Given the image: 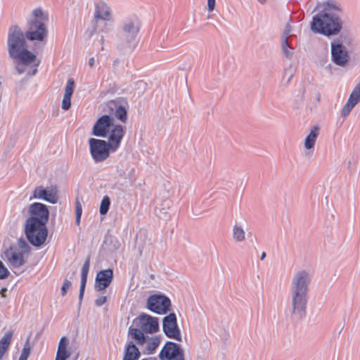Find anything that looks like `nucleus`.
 I'll return each mask as SVG.
<instances>
[{
    "instance_id": "2f4dec72",
    "label": "nucleus",
    "mask_w": 360,
    "mask_h": 360,
    "mask_svg": "<svg viewBox=\"0 0 360 360\" xmlns=\"http://www.w3.org/2000/svg\"><path fill=\"white\" fill-rule=\"evenodd\" d=\"M107 297L105 296H101L95 300V304L98 307L102 306L106 302Z\"/></svg>"
},
{
    "instance_id": "58836bf2",
    "label": "nucleus",
    "mask_w": 360,
    "mask_h": 360,
    "mask_svg": "<svg viewBox=\"0 0 360 360\" xmlns=\"http://www.w3.org/2000/svg\"><path fill=\"white\" fill-rule=\"evenodd\" d=\"M18 360H26V359L20 357Z\"/></svg>"
},
{
    "instance_id": "c9c22d12",
    "label": "nucleus",
    "mask_w": 360,
    "mask_h": 360,
    "mask_svg": "<svg viewBox=\"0 0 360 360\" xmlns=\"http://www.w3.org/2000/svg\"><path fill=\"white\" fill-rule=\"evenodd\" d=\"M266 257V253L264 252H262V255H261V259H264Z\"/></svg>"
},
{
    "instance_id": "f8f14e48",
    "label": "nucleus",
    "mask_w": 360,
    "mask_h": 360,
    "mask_svg": "<svg viewBox=\"0 0 360 360\" xmlns=\"http://www.w3.org/2000/svg\"><path fill=\"white\" fill-rule=\"evenodd\" d=\"M113 278V271L110 269L101 270L96 277L95 288L97 291L104 290L111 283Z\"/></svg>"
},
{
    "instance_id": "a211bd4d",
    "label": "nucleus",
    "mask_w": 360,
    "mask_h": 360,
    "mask_svg": "<svg viewBox=\"0 0 360 360\" xmlns=\"http://www.w3.org/2000/svg\"><path fill=\"white\" fill-rule=\"evenodd\" d=\"M89 266H90V257H88L86 258V261L84 262V263L82 266V268L81 284H80V289H79V298L80 299H82L84 295V289H85V286H86V281H87V275H88L89 270Z\"/></svg>"
},
{
    "instance_id": "6ab92c4d",
    "label": "nucleus",
    "mask_w": 360,
    "mask_h": 360,
    "mask_svg": "<svg viewBox=\"0 0 360 360\" xmlns=\"http://www.w3.org/2000/svg\"><path fill=\"white\" fill-rule=\"evenodd\" d=\"M139 356V349L132 342H129L126 346L123 360H138Z\"/></svg>"
},
{
    "instance_id": "72a5a7b5",
    "label": "nucleus",
    "mask_w": 360,
    "mask_h": 360,
    "mask_svg": "<svg viewBox=\"0 0 360 360\" xmlns=\"http://www.w3.org/2000/svg\"><path fill=\"white\" fill-rule=\"evenodd\" d=\"M207 7L209 11H212L215 7V0H207Z\"/></svg>"
},
{
    "instance_id": "1a4fd4ad",
    "label": "nucleus",
    "mask_w": 360,
    "mask_h": 360,
    "mask_svg": "<svg viewBox=\"0 0 360 360\" xmlns=\"http://www.w3.org/2000/svg\"><path fill=\"white\" fill-rule=\"evenodd\" d=\"M161 360H184L183 354L176 344L168 342L160 352Z\"/></svg>"
},
{
    "instance_id": "c85d7f7f",
    "label": "nucleus",
    "mask_w": 360,
    "mask_h": 360,
    "mask_svg": "<svg viewBox=\"0 0 360 360\" xmlns=\"http://www.w3.org/2000/svg\"><path fill=\"white\" fill-rule=\"evenodd\" d=\"M8 274V269L5 267L3 262L0 261V279L6 278Z\"/></svg>"
},
{
    "instance_id": "dca6fc26",
    "label": "nucleus",
    "mask_w": 360,
    "mask_h": 360,
    "mask_svg": "<svg viewBox=\"0 0 360 360\" xmlns=\"http://www.w3.org/2000/svg\"><path fill=\"white\" fill-rule=\"evenodd\" d=\"M74 86V80L69 79L65 89V94L62 101V108L65 110H68L71 106V96L73 94Z\"/></svg>"
},
{
    "instance_id": "e433bc0d",
    "label": "nucleus",
    "mask_w": 360,
    "mask_h": 360,
    "mask_svg": "<svg viewBox=\"0 0 360 360\" xmlns=\"http://www.w3.org/2000/svg\"><path fill=\"white\" fill-rule=\"evenodd\" d=\"M142 360H155V359H152V358H147V359H143Z\"/></svg>"
},
{
    "instance_id": "4c0bfd02",
    "label": "nucleus",
    "mask_w": 360,
    "mask_h": 360,
    "mask_svg": "<svg viewBox=\"0 0 360 360\" xmlns=\"http://www.w3.org/2000/svg\"><path fill=\"white\" fill-rule=\"evenodd\" d=\"M259 1L260 3H264V2L265 1V0H259Z\"/></svg>"
},
{
    "instance_id": "393cba45",
    "label": "nucleus",
    "mask_w": 360,
    "mask_h": 360,
    "mask_svg": "<svg viewBox=\"0 0 360 360\" xmlns=\"http://www.w3.org/2000/svg\"><path fill=\"white\" fill-rule=\"evenodd\" d=\"M115 117L122 122H125L127 119V112L124 107L119 105L115 109Z\"/></svg>"
},
{
    "instance_id": "f257e3e1",
    "label": "nucleus",
    "mask_w": 360,
    "mask_h": 360,
    "mask_svg": "<svg viewBox=\"0 0 360 360\" xmlns=\"http://www.w3.org/2000/svg\"><path fill=\"white\" fill-rule=\"evenodd\" d=\"M48 20L47 14L41 8H35L32 11V17L27 20L28 29L25 34L16 25L11 26L8 34V51L9 56L16 65L18 73L25 72L24 66H33L34 68L32 75L37 72V67L41 61L37 58L34 53L27 49L25 37L30 41H43L47 36L46 22Z\"/></svg>"
},
{
    "instance_id": "f3484780",
    "label": "nucleus",
    "mask_w": 360,
    "mask_h": 360,
    "mask_svg": "<svg viewBox=\"0 0 360 360\" xmlns=\"http://www.w3.org/2000/svg\"><path fill=\"white\" fill-rule=\"evenodd\" d=\"M68 340L65 337L60 338L58 343L55 360H67L70 356V352L68 349Z\"/></svg>"
},
{
    "instance_id": "39448f33",
    "label": "nucleus",
    "mask_w": 360,
    "mask_h": 360,
    "mask_svg": "<svg viewBox=\"0 0 360 360\" xmlns=\"http://www.w3.org/2000/svg\"><path fill=\"white\" fill-rule=\"evenodd\" d=\"M309 276L298 272L292 281V314L301 318L305 314Z\"/></svg>"
},
{
    "instance_id": "9b49d317",
    "label": "nucleus",
    "mask_w": 360,
    "mask_h": 360,
    "mask_svg": "<svg viewBox=\"0 0 360 360\" xmlns=\"http://www.w3.org/2000/svg\"><path fill=\"white\" fill-rule=\"evenodd\" d=\"M57 194L58 191L55 186H51L48 189L39 186L34 190L33 198L43 199L51 203H56L58 201Z\"/></svg>"
},
{
    "instance_id": "b1692460",
    "label": "nucleus",
    "mask_w": 360,
    "mask_h": 360,
    "mask_svg": "<svg viewBox=\"0 0 360 360\" xmlns=\"http://www.w3.org/2000/svg\"><path fill=\"white\" fill-rule=\"evenodd\" d=\"M123 30L126 33L134 36L138 33L139 26L134 22L129 21L124 25Z\"/></svg>"
},
{
    "instance_id": "4468645a",
    "label": "nucleus",
    "mask_w": 360,
    "mask_h": 360,
    "mask_svg": "<svg viewBox=\"0 0 360 360\" xmlns=\"http://www.w3.org/2000/svg\"><path fill=\"white\" fill-rule=\"evenodd\" d=\"M360 101V82L352 91L346 104L342 109V116H347L352 108Z\"/></svg>"
},
{
    "instance_id": "f03ea898",
    "label": "nucleus",
    "mask_w": 360,
    "mask_h": 360,
    "mask_svg": "<svg viewBox=\"0 0 360 360\" xmlns=\"http://www.w3.org/2000/svg\"><path fill=\"white\" fill-rule=\"evenodd\" d=\"M92 134L108 139V142L94 138L89 141L92 158L96 162H100L109 157L110 150L115 152L119 148L125 130L122 125L115 124L113 118L105 115L96 122Z\"/></svg>"
},
{
    "instance_id": "2eb2a0df",
    "label": "nucleus",
    "mask_w": 360,
    "mask_h": 360,
    "mask_svg": "<svg viewBox=\"0 0 360 360\" xmlns=\"http://www.w3.org/2000/svg\"><path fill=\"white\" fill-rule=\"evenodd\" d=\"M94 20L109 21L111 20V9L104 1H100L95 5Z\"/></svg>"
},
{
    "instance_id": "5701e85b",
    "label": "nucleus",
    "mask_w": 360,
    "mask_h": 360,
    "mask_svg": "<svg viewBox=\"0 0 360 360\" xmlns=\"http://www.w3.org/2000/svg\"><path fill=\"white\" fill-rule=\"evenodd\" d=\"M160 344V339L158 337L152 338L148 342L146 351L148 354H153Z\"/></svg>"
},
{
    "instance_id": "0eeeda50",
    "label": "nucleus",
    "mask_w": 360,
    "mask_h": 360,
    "mask_svg": "<svg viewBox=\"0 0 360 360\" xmlns=\"http://www.w3.org/2000/svg\"><path fill=\"white\" fill-rule=\"evenodd\" d=\"M170 300L161 295H153L148 298L147 307L151 311L159 314H165L170 310Z\"/></svg>"
},
{
    "instance_id": "4be33fe9",
    "label": "nucleus",
    "mask_w": 360,
    "mask_h": 360,
    "mask_svg": "<svg viewBox=\"0 0 360 360\" xmlns=\"http://www.w3.org/2000/svg\"><path fill=\"white\" fill-rule=\"evenodd\" d=\"M233 236L236 241L241 242L245 240V233L241 226L235 225L233 228Z\"/></svg>"
},
{
    "instance_id": "6e6552de",
    "label": "nucleus",
    "mask_w": 360,
    "mask_h": 360,
    "mask_svg": "<svg viewBox=\"0 0 360 360\" xmlns=\"http://www.w3.org/2000/svg\"><path fill=\"white\" fill-rule=\"evenodd\" d=\"M163 330L168 338L180 340V330L177 326L176 315L174 313L169 314L163 319Z\"/></svg>"
},
{
    "instance_id": "c756f323",
    "label": "nucleus",
    "mask_w": 360,
    "mask_h": 360,
    "mask_svg": "<svg viewBox=\"0 0 360 360\" xmlns=\"http://www.w3.org/2000/svg\"><path fill=\"white\" fill-rule=\"evenodd\" d=\"M30 354V346L28 345H26L24 346L20 357L27 360Z\"/></svg>"
},
{
    "instance_id": "20e7f679",
    "label": "nucleus",
    "mask_w": 360,
    "mask_h": 360,
    "mask_svg": "<svg viewBox=\"0 0 360 360\" xmlns=\"http://www.w3.org/2000/svg\"><path fill=\"white\" fill-rule=\"evenodd\" d=\"M340 11V8L336 3H326L323 11L314 16L311 23V30L325 36L339 33L342 29V22L338 16Z\"/></svg>"
},
{
    "instance_id": "a878e982",
    "label": "nucleus",
    "mask_w": 360,
    "mask_h": 360,
    "mask_svg": "<svg viewBox=\"0 0 360 360\" xmlns=\"http://www.w3.org/2000/svg\"><path fill=\"white\" fill-rule=\"evenodd\" d=\"M110 200L108 196H104L101 200L99 212L102 215H105L109 210Z\"/></svg>"
},
{
    "instance_id": "aec40b11",
    "label": "nucleus",
    "mask_w": 360,
    "mask_h": 360,
    "mask_svg": "<svg viewBox=\"0 0 360 360\" xmlns=\"http://www.w3.org/2000/svg\"><path fill=\"white\" fill-rule=\"evenodd\" d=\"M13 336V332L9 331L4 335L0 340V360L2 359L4 355L6 353L10 346Z\"/></svg>"
},
{
    "instance_id": "cd10ccee",
    "label": "nucleus",
    "mask_w": 360,
    "mask_h": 360,
    "mask_svg": "<svg viewBox=\"0 0 360 360\" xmlns=\"http://www.w3.org/2000/svg\"><path fill=\"white\" fill-rule=\"evenodd\" d=\"M70 287H71V282L69 280L65 279L64 281L63 286L61 288V295L63 296H65L67 293V291L70 289Z\"/></svg>"
},
{
    "instance_id": "ddd939ff",
    "label": "nucleus",
    "mask_w": 360,
    "mask_h": 360,
    "mask_svg": "<svg viewBox=\"0 0 360 360\" xmlns=\"http://www.w3.org/2000/svg\"><path fill=\"white\" fill-rule=\"evenodd\" d=\"M5 257L14 267H19L25 263L23 250L16 247H10L5 251Z\"/></svg>"
},
{
    "instance_id": "7c9ffc66",
    "label": "nucleus",
    "mask_w": 360,
    "mask_h": 360,
    "mask_svg": "<svg viewBox=\"0 0 360 360\" xmlns=\"http://www.w3.org/2000/svg\"><path fill=\"white\" fill-rule=\"evenodd\" d=\"M288 47H289V44L288 42V39L283 38V39L282 41V49H283V52L285 53L286 56H288L290 55V53L288 51Z\"/></svg>"
},
{
    "instance_id": "bb28decb",
    "label": "nucleus",
    "mask_w": 360,
    "mask_h": 360,
    "mask_svg": "<svg viewBox=\"0 0 360 360\" xmlns=\"http://www.w3.org/2000/svg\"><path fill=\"white\" fill-rule=\"evenodd\" d=\"M75 214L76 219L75 222L77 225H79L81 217L82 214V206L78 198H76L75 201Z\"/></svg>"
},
{
    "instance_id": "412c9836",
    "label": "nucleus",
    "mask_w": 360,
    "mask_h": 360,
    "mask_svg": "<svg viewBox=\"0 0 360 360\" xmlns=\"http://www.w3.org/2000/svg\"><path fill=\"white\" fill-rule=\"evenodd\" d=\"M319 134V128L317 126L313 127L304 141V147L307 149H311L314 147Z\"/></svg>"
},
{
    "instance_id": "7ed1b4c3",
    "label": "nucleus",
    "mask_w": 360,
    "mask_h": 360,
    "mask_svg": "<svg viewBox=\"0 0 360 360\" xmlns=\"http://www.w3.org/2000/svg\"><path fill=\"white\" fill-rule=\"evenodd\" d=\"M30 217L27 219L25 226V233L32 245L39 247L47 238L46 224L49 219V210L45 205L34 202L30 206Z\"/></svg>"
},
{
    "instance_id": "9d476101",
    "label": "nucleus",
    "mask_w": 360,
    "mask_h": 360,
    "mask_svg": "<svg viewBox=\"0 0 360 360\" xmlns=\"http://www.w3.org/2000/svg\"><path fill=\"white\" fill-rule=\"evenodd\" d=\"M331 54L334 63L339 65H344L349 58L347 51L338 40L331 43Z\"/></svg>"
},
{
    "instance_id": "423d86ee",
    "label": "nucleus",
    "mask_w": 360,
    "mask_h": 360,
    "mask_svg": "<svg viewBox=\"0 0 360 360\" xmlns=\"http://www.w3.org/2000/svg\"><path fill=\"white\" fill-rule=\"evenodd\" d=\"M136 328H129V334L139 345L146 342L145 334L156 333L159 329L158 319L146 314H141L135 320Z\"/></svg>"
},
{
    "instance_id": "f704fd0d",
    "label": "nucleus",
    "mask_w": 360,
    "mask_h": 360,
    "mask_svg": "<svg viewBox=\"0 0 360 360\" xmlns=\"http://www.w3.org/2000/svg\"><path fill=\"white\" fill-rule=\"evenodd\" d=\"M89 65L90 67H92L94 65V58H91L89 60Z\"/></svg>"
},
{
    "instance_id": "473e14b6",
    "label": "nucleus",
    "mask_w": 360,
    "mask_h": 360,
    "mask_svg": "<svg viewBox=\"0 0 360 360\" xmlns=\"http://www.w3.org/2000/svg\"><path fill=\"white\" fill-rule=\"evenodd\" d=\"M292 31V27L289 23H288L285 26L284 33H283V38L288 39V37L290 35Z\"/></svg>"
}]
</instances>
